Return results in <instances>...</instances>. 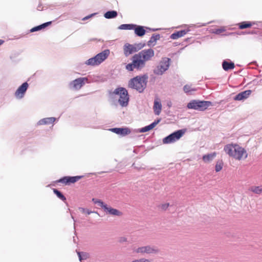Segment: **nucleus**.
<instances>
[{
    "label": "nucleus",
    "instance_id": "f257e3e1",
    "mask_svg": "<svg viewBox=\"0 0 262 262\" xmlns=\"http://www.w3.org/2000/svg\"><path fill=\"white\" fill-rule=\"evenodd\" d=\"M154 54L152 49L142 50L133 56L132 63L126 66V69L129 71H133L134 69L141 70L145 66L146 62L150 60Z\"/></svg>",
    "mask_w": 262,
    "mask_h": 262
},
{
    "label": "nucleus",
    "instance_id": "f03ea898",
    "mask_svg": "<svg viewBox=\"0 0 262 262\" xmlns=\"http://www.w3.org/2000/svg\"><path fill=\"white\" fill-rule=\"evenodd\" d=\"M224 150L232 158L241 161L246 159L248 154L246 149L237 144H228L225 146Z\"/></svg>",
    "mask_w": 262,
    "mask_h": 262
},
{
    "label": "nucleus",
    "instance_id": "7ed1b4c3",
    "mask_svg": "<svg viewBox=\"0 0 262 262\" xmlns=\"http://www.w3.org/2000/svg\"><path fill=\"white\" fill-rule=\"evenodd\" d=\"M147 78L145 76H137L130 79L128 83L129 88L142 92L145 89L147 83Z\"/></svg>",
    "mask_w": 262,
    "mask_h": 262
},
{
    "label": "nucleus",
    "instance_id": "20e7f679",
    "mask_svg": "<svg viewBox=\"0 0 262 262\" xmlns=\"http://www.w3.org/2000/svg\"><path fill=\"white\" fill-rule=\"evenodd\" d=\"M110 54V50H104L101 53L97 54L95 57L88 59L85 62V64L92 66H98L104 61L109 56Z\"/></svg>",
    "mask_w": 262,
    "mask_h": 262
},
{
    "label": "nucleus",
    "instance_id": "39448f33",
    "mask_svg": "<svg viewBox=\"0 0 262 262\" xmlns=\"http://www.w3.org/2000/svg\"><path fill=\"white\" fill-rule=\"evenodd\" d=\"M212 105V102L210 101L193 100L187 104V107L189 109L204 111Z\"/></svg>",
    "mask_w": 262,
    "mask_h": 262
},
{
    "label": "nucleus",
    "instance_id": "423d86ee",
    "mask_svg": "<svg viewBox=\"0 0 262 262\" xmlns=\"http://www.w3.org/2000/svg\"><path fill=\"white\" fill-rule=\"evenodd\" d=\"M113 93L119 96L118 101L122 106H126L128 105L129 101V96L127 91L123 88H119L116 89Z\"/></svg>",
    "mask_w": 262,
    "mask_h": 262
},
{
    "label": "nucleus",
    "instance_id": "0eeeda50",
    "mask_svg": "<svg viewBox=\"0 0 262 262\" xmlns=\"http://www.w3.org/2000/svg\"><path fill=\"white\" fill-rule=\"evenodd\" d=\"M185 129L178 130L163 139L164 144H170L179 140L185 134Z\"/></svg>",
    "mask_w": 262,
    "mask_h": 262
},
{
    "label": "nucleus",
    "instance_id": "6e6552de",
    "mask_svg": "<svg viewBox=\"0 0 262 262\" xmlns=\"http://www.w3.org/2000/svg\"><path fill=\"white\" fill-rule=\"evenodd\" d=\"M170 59L167 57L162 58L159 65L155 70V73L157 75H162L169 68Z\"/></svg>",
    "mask_w": 262,
    "mask_h": 262
},
{
    "label": "nucleus",
    "instance_id": "1a4fd4ad",
    "mask_svg": "<svg viewBox=\"0 0 262 262\" xmlns=\"http://www.w3.org/2000/svg\"><path fill=\"white\" fill-rule=\"evenodd\" d=\"M134 251L136 253H140L142 254H152L157 253L159 252L158 249L150 246H143L139 247L134 249Z\"/></svg>",
    "mask_w": 262,
    "mask_h": 262
},
{
    "label": "nucleus",
    "instance_id": "9d476101",
    "mask_svg": "<svg viewBox=\"0 0 262 262\" xmlns=\"http://www.w3.org/2000/svg\"><path fill=\"white\" fill-rule=\"evenodd\" d=\"M88 80L86 77L77 78L70 83V88L75 90H79Z\"/></svg>",
    "mask_w": 262,
    "mask_h": 262
},
{
    "label": "nucleus",
    "instance_id": "9b49d317",
    "mask_svg": "<svg viewBox=\"0 0 262 262\" xmlns=\"http://www.w3.org/2000/svg\"><path fill=\"white\" fill-rule=\"evenodd\" d=\"M82 178V176L75 177H64L58 180V182L64 184L65 185H70L78 181Z\"/></svg>",
    "mask_w": 262,
    "mask_h": 262
},
{
    "label": "nucleus",
    "instance_id": "f8f14e48",
    "mask_svg": "<svg viewBox=\"0 0 262 262\" xmlns=\"http://www.w3.org/2000/svg\"><path fill=\"white\" fill-rule=\"evenodd\" d=\"M28 88V83L26 82L23 83L16 91L15 93V97L18 99L22 98L24 97Z\"/></svg>",
    "mask_w": 262,
    "mask_h": 262
},
{
    "label": "nucleus",
    "instance_id": "ddd939ff",
    "mask_svg": "<svg viewBox=\"0 0 262 262\" xmlns=\"http://www.w3.org/2000/svg\"><path fill=\"white\" fill-rule=\"evenodd\" d=\"M251 92L252 91L250 90L242 92L235 96L234 98V100L236 101L245 100L249 97Z\"/></svg>",
    "mask_w": 262,
    "mask_h": 262
},
{
    "label": "nucleus",
    "instance_id": "4468645a",
    "mask_svg": "<svg viewBox=\"0 0 262 262\" xmlns=\"http://www.w3.org/2000/svg\"><path fill=\"white\" fill-rule=\"evenodd\" d=\"M111 130L118 135L122 136H125L130 133V130L128 128H112Z\"/></svg>",
    "mask_w": 262,
    "mask_h": 262
},
{
    "label": "nucleus",
    "instance_id": "2eb2a0df",
    "mask_svg": "<svg viewBox=\"0 0 262 262\" xmlns=\"http://www.w3.org/2000/svg\"><path fill=\"white\" fill-rule=\"evenodd\" d=\"M104 211L106 213L113 215L121 216L122 214L121 212H120L118 210L113 208L111 207L108 206L107 205H106V207H105Z\"/></svg>",
    "mask_w": 262,
    "mask_h": 262
},
{
    "label": "nucleus",
    "instance_id": "dca6fc26",
    "mask_svg": "<svg viewBox=\"0 0 262 262\" xmlns=\"http://www.w3.org/2000/svg\"><path fill=\"white\" fill-rule=\"evenodd\" d=\"M124 53L126 56L136 51V49L133 45L126 43L124 46Z\"/></svg>",
    "mask_w": 262,
    "mask_h": 262
},
{
    "label": "nucleus",
    "instance_id": "f3484780",
    "mask_svg": "<svg viewBox=\"0 0 262 262\" xmlns=\"http://www.w3.org/2000/svg\"><path fill=\"white\" fill-rule=\"evenodd\" d=\"M189 30H180L177 31L176 32H174L170 35V38L172 39H177L180 37L184 36L185 34H187V33L188 32Z\"/></svg>",
    "mask_w": 262,
    "mask_h": 262
},
{
    "label": "nucleus",
    "instance_id": "a211bd4d",
    "mask_svg": "<svg viewBox=\"0 0 262 262\" xmlns=\"http://www.w3.org/2000/svg\"><path fill=\"white\" fill-rule=\"evenodd\" d=\"M154 111L156 115H159L162 110V104L157 98L155 99L154 104Z\"/></svg>",
    "mask_w": 262,
    "mask_h": 262
},
{
    "label": "nucleus",
    "instance_id": "6ab92c4d",
    "mask_svg": "<svg viewBox=\"0 0 262 262\" xmlns=\"http://www.w3.org/2000/svg\"><path fill=\"white\" fill-rule=\"evenodd\" d=\"M160 121V119L155 121L150 125L142 128L140 132L142 133H145L152 129L159 123Z\"/></svg>",
    "mask_w": 262,
    "mask_h": 262
},
{
    "label": "nucleus",
    "instance_id": "aec40b11",
    "mask_svg": "<svg viewBox=\"0 0 262 262\" xmlns=\"http://www.w3.org/2000/svg\"><path fill=\"white\" fill-rule=\"evenodd\" d=\"M216 156V152H214L211 154L204 155L202 159L205 163H209L212 161Z\"/></svg>",
    "mask_w": 262,
    "mask_h": 262
},
{
    "label": "nucleus",
    "instance_id": "412c9836",
    "mask_svg": "<svg viewBox=\"0 0 262 262\" xmlns=\"http://www.w3.org/2000/svg\"><path fill=\"white\" fill-rule=\"evenodd\" d=\"M133 30H135V34L139 36H142L145 33V30L142 26L136 25Z\"/></svg>",
    "mask_w": 262,
    "mask_h": 262
},
{
    "label": "nucleus",
    "instance_id": "4be33fe9",
    "mask_svg": "<svg viewBox=\"0 0 262 262\" xmlns=\"http://www.w3.org/2000/svg\"><path fill=\"white\" fill-rule=\"evenodd\" d=\"M222 67L225 71H228L229 70L233 69L235 66L233 62L224 61L222 63Z\"/></svg>",
    "mask_w": 262,
    "mask_h": 262
},
{
    "label": "nucleus",
    "instance_id": "5701e85b",
    "mask_svg": "<svg viewBox=\"0 0 262 262\" xmlns=\"http://www.w3.org/2000/svg\"><path fill=\"white\" fill-rule=\"evenodd\" d=\"M240 29H244L250 28L252 26V23L250 21H243L237 24Z\"/></svg>",
    "mask_w": 262,
    "mask_h": 262
},
{
    "label": "nucleus",
    "instance_id": "b1692460",
    "mask_svg": "<svg viewBox=\"0 0 262 262\" xmlns=\"http://www.w3.org/2000/svg\"><path fill=\"white\" fill-rule=\"evenodd\" d=\"M51 23H52L51 21H49V22L44 23L41 25L35 27L31 29V32H33L35 31L40 30L43 29V28H46V27L49 26L51 24Z\"/></svg>",
    "mask_w": 262,
    "mask_h": 262
},
{
    "label": "nucleus",
    "instance_id": "393cba45",
    "mask_svg": "<svg viewBox=\"0 0 262 262\" xmlns=\"http://www.w3.org/2000/svg\"><path fill=\"white\" fill-rule=\"evenodd\" d=\"M55 119L53 117L45 118L42 120H40L39 121V124L40 125L52 124L55 121Z\"/></svg>",
    "mask_w": 262,
    "mask_h": 262
},
{
    "label": "nucleus",
    "instance_id": "a878e982",
    "mask_svg": "<svg viewBox=\"0 0 262 262\" xmlns=\"http://www.w3.org/2000/svg\"><path fill=\"white\" fill-rule=\"evenodd\" d=\"M104 16L108 19L115 18L117 16V12L116 11H107L104 14Z\"/></svg>",
    "mask_w": 262,
    "mask_h": 262
},
{
    "label": "nucleus",
    "instance_id": "bb28decb",
    "mask_svg": "<svg viewBox=\"0 0 262 262\" xmlns=\"http://www.w3.org/2000/svg\"><path fill=\"white\" fill-rule=\"evenodd\" d=\"M136 25L133 24H123L119 27V29L121 30H133Z\"/></svg>",
    "mask_w": 262,
    "mask_h": 262
},
{
    "label": "nucleus",
    "instance_id": "cd10ccee",
    "mask_svg": "<svg viewBox=\"0 0 262 262\" xmlns=\"http://www.w3.org/2000/svg\"><path fill=\"white\" fill-rule=\"evenodd\" d=\"M250 190L256 194H260L262 192V186H252L250 188Z\"/></svg>",
    "mask_w": 262,
    "mask_h": 262
},
{
    "label": "nucleus",
    "instance_id": "c85d7f7f",
    "mask_svg": "<svg viewBox=\"0 0 262 262\" xmlns=\"http://www.w3.org/2000/svg\"><path fill=\"white\" fill-rule=\"evenodd\" d=\"M223 164H224L222 161H218L216 162L215 166V170L216 172L220 171L222 169Z\"/></svg>",
    "mask_w": 262,
    "mask_h": 262
},
{
    "label": "nucleus",
    "instance_id": "c756f323",
    "mask_svg": "<svg viewBox=\"0 0 262 262\" xmlns=\"http://www.w3.org/2000/svg\"><path fill=\"white\" fill-rule=\"evenodd\" d=\"M92 201L94 202V204H97L98 206L102 207L103 210L105 208V207H106V206L107 205L106 204H104V203L100 200L93 199Z\"/></svg>",
    "mask_w": 262,
    "mask_h": 262
},
{
    "label": "nucleus",
    "instance_id": "7c9ffc66",
    "mask_svg": "<svg viewBox=\"0 0 262 262\" xmlns=\"http://www.w3.org/2000/svg\"><path fill=\"white\" fill-rule=\"evenodd\" d=\"M226 31V29L224 27H221L217 29H214L212 30V33L216 34H220Z\"/></svg>",
    "mask_w": 262,
    "mask_h": 262
},
{
    "label": "nucleus",
    "instance_id": "2f4dec72",
    "mask_svg": "<svg viewBox=\"0 0 262 262\" xmlns=\"http://www.w3.org/2000/svg\"><path fill=\"white\" fill-rule=\"evenodd\" d=\"M53 192L61 200L63 201L66 200V197L58 190L53 189Z\"/></svg>",
    "mask_w": 262,
    "mask_h": 262
},
{
    "label": "nucleus",
    "instance_id": "473e14b6",
    "mask_svg": "<svg viewBox=\"0 0 262 262\" xmlns=\"http://www.w3.org/2000/svg\"><path fill=\"white\" fill-rule=\"evenodd\" d=\"M183 90H184V91L185 93H186L190 92L191 91H196L195 89H192V88H191V85H187V84L185 85L184 86Z\"/></svg>",
    "mask_w": 262,
    "mask_h": 262
},
{
    "label": "nucleus",
    "instance_id": "72a5a7b5",
    "mask_svg": "<svg viewBox=\"0 0 262 262\" xmlns=\"http://www.w3.org/2000/svg\"><path fill=\"white\" fill-rule=\"evenodd\" d=\"M78 256H79V260L80 261H81L82 259H86L87 258L89 257L88 254H87L86 253L78 252Z\"/></svg>",
    "mask_w": 262,
    "mask_h": 262
},
{
    "label": "nucleus",
    "instance_id": "f704fd0d",
    "mask_svg": "<svg viewBox=\"0 0 262 262\" xmlns=\"http://www.w3.org/2000/svg\"><path fill=\"white\" fill-rule=\"evenodd\" d=\"M169 206V204L168 203L162 204L159 205V207L162 210H166Z\"/></svg>",
    "mask_w": 262,
    "mask_h": 262
},
{
    "label": "nucleus",
    "instance_id": "c9c22d12",
    "mask_svg": "<svg viewBox=\"0 0 262 262\" xmlns=\"http://www.w3.org/2000/svg\"><path fill=\"white\" fill-rule=\"evenodd\" d=\"M132 262H152L150 260L142 258L139 259H136L133 260Z\"/></svg>",
    "mask_w": 262,
    "mask_h": 262
},
{
    "label": "nucleus",
    "instance_id": "e433bc0d",
    "mask_svg": "<svg viewBox=\"0 0 262 262\" xmlns=\"http://www.w3.org/2000/svg\"><path fill=\"white\" fill-rule=\"evenodd\" d=\"M160 38L159 35H156L155 36H152L151 38V40H157Z\"/></svg>",
    "mask_w": 262,
    "mask_h": 262
},
{
    "label": "nucleus",
    "instance_id": "4c0bfd02",
    "mask_svg": "<svg viewBox=\"0 0 262 262\" xmlns=\"http://www.w3.org/2000/svg\"><path fill=\"white\" fill-rule=\"evenodd\" d=\"M126 238L125 237H122L120 239V242H126Z\"/></svg>",
    "mask_w": 262,
    "mask_h": 262
},
{
    "label": "nucleus",
    "instance_id": "58836bf2",
    "mask_svg": "<svg viewBox=\"0 0 262 262\" xmlns=\"http://www.w3.org/2000/svg\"><path fill=\"white\" fill-rule=\"evenodd\" d=\"M4 42V41L2 39H0V46L3 45Z\"/></svg>",
    "mask_w": 262,
    "mask_h": 262
},
{
    "label": "nucleus",
    "instance_id": "ea45409f",
    "mask_svg": "<svg viewBox=\"0 0 262 262\" xmlns=\"http://www.w3.org/2000/svg\"><path fill=\"white\" fill-rule=\"evenodd\" d=\"M90 16H86V17H85L84 18H83V20H85V19H88V18H90Z\"/></svg>",
    "mask_w": 262,
    "mask_h": 262
}]
</instances>
